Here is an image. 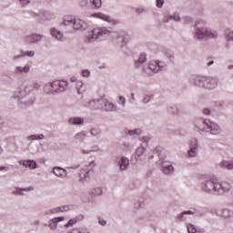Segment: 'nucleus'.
Wrapping results in <instances>:
<instances>
[{"mask_svg":"<svg viewBox=\"0 0 233 233\" xmlns=\"http://www.w3.org/2000/svg\"><path fill=\"white\" fill-rule=\"evenodd\" d=\"M99 224L102 225V227H105V225H106V221L99 220Z\"/></svg>","mask_w":233,"mask_h":233,"instance_id":"46","label":"nucleus"},{"mask_svg":"<svg viewBox=\"0 0 233 233\" xmlns=\"http://www.w3.org/2000/svg\"><path fill=\"white\" fill-rule=\"evenodd\" d=\"M220 167H222L223 168H227L228 170H232L233 169V162L222 161L220 164Z\"/></svg>","mask_w":233,"mask_h":233,"instance_id":"22","label":"nucleus"},{"mask_svg":"<svg viewBox=\"0 0 233 233\" xmlns=\"http://www.w3.org/2000/svg\"><path fill=\"white\" fill-rule=\"evenodd\" d=\"M120 170H127V167H128V159L122 157L119 161Z\"/></svg>","mask_w":233,"mask_h":233,"instance_id":"20","label":"nucleus"},{"mask_svg":"<svg viewBox=\"0 0 233 233\" xmlns=\"http://www.w3.org/2000/svg\"><path fill=\"white\" fill-rule=\"evenodd\" d=\"M110 34V31L106 29V27L102 28H95L86 36L87 42L92 43V41H96V39H98V37H101L102 35H106Z\"/></svg>","mask_w":233,"mask_h":233,"instance_id":"3","label":"nucleus"},{"mask_svg":"<svg viewBox=\"0 0 233 233\" xmlns=\"http://www.w3.org/2000/svg\"><path fill=\"white\" fill-rule=\"evenodd\" d=\"M20 3L22 5V6H25V5H28V3H30V1H28V0H20Z\"/></svg>","mask_w":233,"mask_h":233,"instance_id":"40","label":"nucleus"},{"mask_svg":"<svg viewBox=\"0 0 233 233\" xmlns=\"http://www.w3.org/2000/svg\"><path fill=\"white\" fill-rule=\"evenodd\" d=\"M90 170H92V167L82 169V171L80 172L81 179H86V177H88V173L90 172Z\"/></svg>","mask_w":233,"mask_h":233,"instance_id":"23","label":"nucleus"},{"mask_svg":"<svg viewBox=\"0 0 233 233\" xmlns=\"http://www.w3.org/2000/svg\"><path fill=\"white\" fill-rule=\"evenodd\" d=\"M210 65H214V61H210L209 63H208V66H210Z\"/></svg>","mask_w":233,"mask_h":233,"instance_id":"51","label":"nucleus"},{"mask_svg":"<svg viewBox=\"0 0 233 233\" xmlns=\"http://www.w3.org/2000/svg\"><path fill=\"white\" fill-rule=\"evenodd\" d=\"M93 196H101V194H103V190L98 187L94 189V191H92Z\"/></svg>","mask_w":233,"mask_h":233,"instance_id":"30","label":"nucleus"},{"mask_svg":"<svg viewBox=\"0 0 233 233\" xmlns=\"http://www.w3.org/2000/svg\"><path fill=\"white\" fill-rule=\"evenodd\" d=\"M53 174H55V176H57V177H64V176H66V170L61 167H55L53 169Z\"/></svg>","mask_w":233,"mask_h":233,"instance_id":"13","label":"nucleus"},{"mask_svg":"<svg viewBox=\"0 0 233 233\" xmlns=\"http://www.w3.org/2000/svg\"><path fill=\"white\" fill-rule=\"evenodd\" d=\"M185 214H192V211L188 210V211L183 212L182 216H185Z\"/></svg>","mask_w":233,"mask_h":233,"instance_id":"48","label":"nucleus"},{"mask_svg":"<svg viewBox=\"0 0 233 233\" xmlns=\"http://www.w3.org/2000/svg\"><path fill=\"white\" fill-rule=\"evenodd\" d=\"M0 170H8V167H0Z\"/></svg>","mask_w":233,"mask_h":233,"instance_id":"50","label":"nucleus"},{"mask_svg":"<svg viewBox=\"0 0 233 233\" xmlns=\"http://www.w3.org/2000/svg\"><path fill=\"white\" fill-rule=\"evenodd\" d=\"M119 101H120V103H121L122 105H125V97L120 96V97H119Z\"/></svg>","mask_w":233,"mask_h":233,"instance_id":"45","label":"nucleus"},{"mask_svg":"<svg viewBox=\"0 0 233 233\" xmlns=\"http://www.w3.org/2000/svg\"><path fill=\"white\" fill-rule=\"evenodd\" d=\"M91 5L93 8H101V5H103V2L101 0H93L91 2Z\"/></svg>","mask_w":233,"mask_h":233,"instance_id":"26","label":"nucleus"},{"mask_svg":"<svg viewBox=\"0 0 233 233\" xmlns=\"http://www.w3.org/2000/svg\"><path fill=\"white\" fill-rule=\"evenodd\" d=\"M70 125H83L84 120L82 117H72L69 119Z\"/></svg>","mask_w":233,"mask_h":233,"instance_id":"19","label":"nucleus"},{"mask_svg":"<svg viewBox=\"0 0 233 233\" xmlns=\"http://www.w3.org/2000/svg\"><path fill=\"white\" fill-rule=\"evenodd\" d=\"M68 210V206H63L61 208H56L52 211L53 214H56L57 212H66Z\"/></svg>","mask_w":233,"mask_h":233,"instance_id":"27","label":"nucleus"},{"mask_svg":"<svg viewBox=\"0 0 233 233\" xmlns=\"http://www.w3.org/2000/svg\"><path fill=\"white\" fill-rule=\"evenodd\" d=\"M0 154H3V148L0 147Z\"/></svg>","mask_w":233,"mask_h":233,"instance_id":"53","label":"nucleus"},{"mask_svg":"<svg viewBox=\"0 0 233 233\" xmlns=\"http://www.w3.org/2000/svg\"><path fill=\"white\" fill-rule=\"evenodd\" d=\"M202 86L208 89L216 88V86H218V80H216V78H208L205 80Z\"/></svg>","mask_w":233,"mask_h":233,"instance_id":"9","label":"nucleus"},{"mask_svg":"<svg viewBox=\"0 0 233 233\" xmlns=\"http://www.w3.org/2000/svg\"><path fill=\"white\" fill-rule=\"evenodd\" d=\"M76 223H77V221L76 219H70L68 221L67 224H66V227L68 228V227H74V225H76Z\"/></svg>","mask_w":233,"mask_h":233,"instance_id":"34","label":"nucleus"},{"mask_svg":"<svg viewBox=\"0 0 233 233\" xmlns=\"http://www.w3.org/2000/svg\"><path fill=\"white\" fill-rule=\"evenodd\" d=\"M34 51H27L25 53L23 54V56H28V57H34Z\"/></svg>","mask_w":233,"mask_h":233,"instance_id":"35","label":"nucleus"},{"mask_svg":"<svg viewBox=\"0 0 233 233\" xmlns=\"http://www.w3.org/2000/svg\"><path fill=\"white\" fill-rule=\"evenodd\" d=\"M165 1L164 0H157V6L158 8H161V6H163Z\"/></svg>","mask_w":233,"mask_h":233,"instance_id":"38","label":"nucleus"},{"mask_svg":"<svg viewBox=\"0 0 233 233\" xmlns=\"http://www.w3.org/2000/svg\"><path fill=\"white\" fill-rule=\"evenodd\" d=\"M89 106H91V108H95L96 110H103L105 108L104 104H101V99L90 101Z\"/></svg>","mask_w":233,"mask_h":233,"instance_id":"10","label":"nucleus"},{"mask_svg":"<svg viewBox=\"0 0 233 233\" xmlns=\"http://www.w3.org/2000/svg\"><path fill=\"white\" fill-rule=\"evenodd\" d=\"M129 134H141V129H135L133 131H130Z\"/></svg>","mask_w":233,"mask_h":233,"instance_id":"41","label":"nucleus"},{"mask_svg":"<svg viewBox=\"0 0 233 233\" xmlns=\"http://www.w3.org/2000/svg\"><path fill=\"white\" fill-rule=\"evenodd\" d=\"M85 137H86V134L83 131L76 135V139H78V141H83Z\"/></svg>","mask_w":233,"mask_h":233,"instance_id":"28","label":"nucleus"},{"mask_svg":"<svg viewBox=\"0 0 233 233\" xmlns=\"http://www.w3.org/2000/svg\"><path fill=\"white\" fill-rule=\"evenodd\" d=\"M187 228L188 233H197L198 232V230L196 229V228L192 224H188L187 226Z\"/></svg>","mask_w":233,"mask_h":233,"instance_id":"29","label":"nucleus"},{"mask_svg":"<svg viewBox=\"0 0 233 233\" xmlns=\"http://www.w3.org/2000/svg\"><path fill=\"white\" fill-rule=\"evenodd\" d=\"M217 179L213 178L212 181H208L203 187L205 192H211V190H223L224 192H228L230 190V184L224 182L222 184L217 183Z\"/></svg>","mask_w":233,"mask_h":233,"instance_id":"1","label":"nucleus"},{"mask_svg":"<svg viewBox=\"0 0 233 233\" xmlns=\"http://www.w3.org/2000/svg\"><path fill=\"white\" fill-rule=\"evenodd\" d=\"M71 83H76V89L78 94H81V92H83V82L82 81H78L77 78L76 76H72L70 79Z\"/></svg>","mask_w":233,"mask_h":233,"instance_id":"11","label":"nucleus"},{"mask_svg":"<svg viewBox=\"0 0 233 233\" xmlns=\"http://www.w3.org/2000/svg\"><path fill=\"white\" fill-rule=\"evenodd\" d=\"M193 147H191L190 150L188 151V156L190 157H196V156H198V148L196 147H198V140H193Z\"/></svg>","mask_w":233,"mask_h":233,"instance_id":"12","label":"nucleus"},{"mask_svg":"<svg viewBox=\"0 0 233 233\" xmlns=\"http://www.w3.org/2000/svg\"><path fill=\"white\" fill-rule=\"evenodd\" d=\"M68 88V82L65 80H56L44 87L46 94H54V92H65Z\"/></svg>","mask_w":233,"mask_h":233,"instance_id":"2","label":"nucleus"},{"mask_svg":"<svg viewBox=\"0 0 233 233\" xmlns=\"http://www.w3.org/2000/svg\"><path fill=\"white\" fill-rule=\"evenodd\" d=\"M203 113L206 114V116H208V114H210V109L205 108V109L203 110Z\"/></svg>","mask_w":233,"mask_h":233,"instance_id":"44","label":"nucleus"},{"mask_svg":"<svg viewBox=\"0 0 233 233\" xmlns=\"http://www.w3.org/2000/svg\"><path fill=\"white\" fill-rule=\"evenodd\" d=\"M16 72H20V73L24 72L25 74H28V72H30V66L26 65L25 66V67L17 66Z\"/></svg>","mask_w":233,"mask_h":233,"instance_id":"24","label":"nucleus"},{"mask_svg":"<svg viewBox=\"0 0 233 233\" xmlns=\"http://www.w3.org/2000/svg\"><path fill=\"white\" fill-rule=\"evenodd\" d=\"M86 5H87L86 0L80 1V6L85 7V6H86Z\"/></svg>","mask_w":233,"mask_h":233,"instance_id":"42","label":"nucleus"},{"mask_svg":"<svg viewBox=\"0 0 233 233\" xmlns=\"http://www.w3.org/2000/svg\"><path fill=\"white\" fill-rule=\"evenodd\" d=\"M196 37L197 39H205V37H209V39H212L214 37H218V33L216 31H210L208 29H198L196 31Z\"/></svg>","mask_w":233,"mask_h":233,"instance_id":"5","label":"nucleus"},{"mask_svg":"<svg viewBox=\"0 0 233 233\" xmlns=\"http://www.w3.org/2000/svg\"><path fill=\"white\" fill-rule=\"evenodd\" d=\"M136 152H137V155L138 157L143 156V154H145V148L144 147H138Z\"/></svg>","mask_w":233,"mask_h":233,"instance_id":"33","label":"nucleus"},{"mask_svg":"<svg viewBox=\"0 0 233 233\" xmlns=\"http://www.w3.org/2000/svg\"><path fill=\"white\" fill-rule=\"evenodd\" d=\"M63 219H65L63 217L53 218L49 221V227L54 230L57 227V223H59V221H63Z\"/></svg>","mask_w":233,"mask_h":233,"instance_id":"15","label":"nucleus"},{"mask_svg":"<svg viewBox=\"0 0 233 233\" xmlns=\"http://www.w3.org/2000/svg\"><path fill=\"white\" fill-rule=\"evenodd\" d=\"M37 41H41V35H32L26 37L27 43H37Z\"/></svg>","mask_w":233,"mask_h":233,"instance_id":"17","label":"nucleus"},{"mask_svg":"<svg viewBox=\"0 0 233 233\" xmlns=\"http://www.w3.org/2000/svg\"><path fill=\"white\" fill-rule=\"evenodd\" d=\"M161 151V147H157L156 148V152H160Z\"/></svg>","mask_w":233,"mask_h":233,"instance_id":"52","label":"nucleus"},{"mask_svg":"<svg viewBox=\"0 0 233 233\" xmlns=\"http://www.w3.org/2000/svg\"><path fill=\"white\" fill-rule=\"evenodd\" d=\"M51 35L58 39V41L63 40V34L60 31H57L56 28H51Z\"/></svg>","mask_w":233,"mask_h":233,"instance_id":"16","label":"nucleus"},{"mask_svg":"<svg viewBox=\"0 0 233 233\" xmlns=\"http://www.w3.org/2000/svg\"><path fill=\"white\" fill-rule=\"evenodd\" d=\"M145 61H147V55L141 54L138 57V60L135 62L137 68L139 67L140 64L145 63Z\"/></svg>","mask_w":233,"mask_h":233,"instance_id":"21","label":"nucleus"},{"mask_svg":"<svg viewBox=\"0 0 233 233\" xmlns=\"http://www.w3.org/2000/svg\"><path fill=\"white\" fill-rule=\"evenodd\" d=\"M208 127L211 134H219V126H218L216 123L211 122Z\"/></svg>","mask_w":233,"mask_h":233,"instance_id":"18","label":"nucleus"},{"mask_svg":"<svg viewBox=\"0 0 233 233\" xmlns=\"http://www.w3.org/2000/svg\"><path fill=\"white\" fill-rule=\"evenodd\" d=\"M99 103L100 105H104V108L102 110H106V112H112V110H115L116 108L114 104L105 98H101Z\"/></svg>","mask_w":233,"mask_h":233,"instance_id":"8","label":"nucleus"},{"mask_svg":"<svg viewBox=\"0 0 233 233\" xmlns=\"http://www.w3.org/2000/svg\"><path fill=\"white\" fill-rule=\"evenodd\" d=\"M93 17H97L98 19H102V21H106V23H110L111 25H118L119 21L116 19H112L110 16L103 14V13H96L93 15Z\"/></svg>","mask_w":233,"mask_h":233,"instance_id":"7","label":"nucleus"},{"mask_svg":"<svg viewBox=\"0 0 233 233\" xmlns=\"http://www.w3.org/2000/svg\"><path fill=\"white\" fill-rule=\"evenodd\" d=\"M91 134L92 136H99V134H101V129L99 128H92L91 129Z\"/></svg>","mask_w":233,"mask_h":233,"instance_id":"31","label":"nucleus"},{"mask_svg":"<svg viewBox=\"0 0 233 233\" xmlns=\"http://www.w3.org/2000/svg\"><path fill=\"white\" fill-rule=\"evenodd\" d=\"M162 171L164 172V174H172V172H174V167H172L171 165L164 167Z\"/></svg>","mask_w":233,"mask_h":233,"instance_id":"25","label":"nucleus"},{"mask_svg":"<svg viewBox=\"0 0 233 233\" xmlns=\"http://www.w3.org/2000/svg\"><path fill=\"white\" fill-rule=\"evenodd\" d=\"M43 135H38V136H35V135H32L30 137V139H43Z\"/></svg>","mask_w":233,"mask_h":233,"instance_id":"36","label":"nucleus"},{"mask_svg":"<svg viewBox=\"0 0 233 233\" xmlns=\"http://www.w3.org/2000/svg\"><path fill=\"white\" fill-rule=\"evenodd\" d=\"M23 166L26 168H30V170H34V168L37 167V164L34 160H25Z\"/></svg>","mask_w":233,"mask_h":233,"instance_id":"14","label":"nucleus"},{"mask_svg":"<svg viewBox=\"0 0 233 233\" xmlns=\"http://www.w3.org/2000/svg\"><path fill=\"white\" fill-rule=\"evenodd\" d=\"M83 77H88L90 76V71L88 70H83L82 71Z\"/></svg>","mask_w":233,"mask_h":233,"instance_id":"37","label":"nucleus"},{"mask_svg":"<svg viewBox=\"0 0 233 233\" xmlns=\"http://www.w3.org/2000/svg\"><path fill=\"white\" fill-rule=\"evenodd\" d=\"M63 25H65V26H73L75 30H81L85 22L81 19H76L74 16H66Z\"/></svg>","mask_w":233,"mask_h":233,"instance_id":"4","label":"nucleus"},{"mask_svg":"<svg viewBox=\"0 0 233 233\" xmlns=\"http://www.w3.org/2000/svg\"><path fill=\"white\" fill-rule=\"evenodd\" d=\"M173 19H174L175 21H179V15L174 16Z\"/></svg>","mask_w":233,"mask_h":233,"instance_id":"49","label":"nucleus"},{"mask_svg":"<svg viewBox=\"0 0 233 233\" xmlns=\"http://www.w3.org/2000/svg\"><path fill=\"white\" fill-rule=\"evenodd\" d=\"M162 63L161 62H157V61H151L149 63V66L147 68H144V72H146V74H147V76H150V74H152V72L154 74L159 72V70H161V66Z\"/></svg>","mask_w":233,"mask_h":233,"instance_id":"6","label":"nucleus"},{"mask_svg":"<svg viewBox=\"0 0 233 233\" xmlns=\"http://www.w3.org/2000/svg\"><path fill=\"white\" fill-rule=\"evenodd\" d=\"M227 214H230V211H229L228 209H224V210L222 211V216H223L224 218H228V215H227Z\"/></svg>","mask_w":233,"mask_h":233,"instance_id":"39","label":"nucleus"},{"mask_svg":"<svg viewBox=\"0 0 233 233\" xmlns=\"http://www.w3.org/2000/svg\"><path fill=\"white\" fill-rule=\"evenodd\" d=\"M226 37L228 41H232L233 40V32L226 31Z\"/></svg>","mask_w":233,"mask_h":233,"instance_id":"32","label":"nucleus"},{"mask_svg":"<svg viewBox=\"0 0 233 233\" xmlns=\"http://www.w3.org/2000/svg\"><path fill=\"white\" fill-rule=\"evenodd\" d=\"M143 101L144 103H148V101H150V96H146Z\"/></svg>","mask_w":233,"mask_h":233,"instance_id":"43","label":"nucleus"},{"mask_svg":"<svg viewBox=\"0 0 233 233\" xmlns=\"http://www.w3.org/2000/svg\"><path fill=\"white\" fill-rule=\"evenodd\" d=\"M34 86L37 90V88H40L41 85L35 83Z\"/></svg>","mask_w":233,"mask_h":233,"instance_id":"47","label":"nucleus"}]
</instances>
